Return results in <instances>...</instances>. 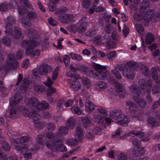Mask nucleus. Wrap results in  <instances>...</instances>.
Returning <instances> with one entry per match:
<instances>
[{
  "mask_svg": "<svg viewBox=\"0 0 160 160\" xmlns=\"http://www.w3.org/2000/svg\"><path fill=\"white\" fill-rule=\"evenodd\" d=\"M134 18L137 21H142L141 23L144 22H149L151 21L155 22L160 20V13L158 12H155L153 10H151L142 15V14L135 12L133 15Z\"/></svg>",
  "mask_w": 160,
  "mask_h": 160,
  "instance_id": "f257e3e1",
  "label": "nucleus"
},
{
  "mask_svg": "<svg viewBox=\"0 0 160 160\" xmlns=\"http://www.w3.org/2000/svg\"><path fill=\"white\" fill-rule=\"evenodd\" d=\"M109 116L112 118L119 120L117 123L121 125L127 124L128 122V119L127 116L122 114V112L119 110L113 109L110 111Z\"/></svg>",
  "mask_w": 160,
  "mask_h": 160,
  "instance_id": "f03ea898",
  "label": "nucleus"
},
{
  "mask_svg": "<svg viewBox=\"0 0 160 160\" xmlns=\"http://www.w3.org/2000/svg\"><path fill=\"white\" fill-rule=\"evenodd\" d=\"M37 42L33 40H23L22 42L21 46L22 48H26L25 51L26 54H30L29 50L35 48Z\"/></svg>",
  "mask_w": 160,
  "mask_h": 160,
  "instance_id": "7ed1b4c3",
  "label": "nucleus"
},
{
  "mask_svg": "<svg viewBox=\"0 0 160 160\" xmlns=\"http://www.w3.org/2000/svg\"><path fill=\"white\" fill-rule=\"evenodd\" d=\"M15 19L12 16H9L6 21V32L10 35L12 34Z\"/></svg>",
  "mask_w": 160,
  "mask_h": 160,
  "instance_id": "20e7f679",
  "label": "nucleus"
},
{
  "mask_svg": "<svg viewBox=\"0 0 160 160\" xmlns=\"http://www.w3.org/2000/svg\"><path fill=\"white\" fill-rule=\"evenodd\" d=\"M115 68L118 69L120 71H122V74L128 79H133L134 77L133 72L130 69H128L125 67H123L122 65H117Z\"/></svg>",
  "mask_w": 160,
  "mask_h": 160,
  "instance_id": "39448f33",
  "label": "nucleus"
},
{
  "mask_svg": "<svg viewBox=\"0 0 160 160\" xmlns=\"http://www.w3.org/2000/svg\"><path fill=\"white\" fill-rule=\"evenodd\" d=\"M106 66H101L99 64H96L95 65V70L94 71H89V74H87L88 76H91L92 75L94 78L98 77L99 78H101L100 73L102 74L103 68H106Z\"/></svg>",
  "mask_w": 160,
  "mask_h": 160,
  "instance_id": "423d86ee",
  "label": "nucleus"
},
{
  "mask_svg": "<svg viewBox=\"0 0 160 160\" xmlns=\"http://www.w3.org/2000/svg\"><path fill=\"white\" fill-rule=\"evenodd\" d=\"M52 69V68L50 66L47 64L42 63L39 65L38 70L41 75L45 76Z\"/></svg>",
  "mask_w": 160,
  "mask_h": 160,
  "instance_id": "0eeeda50",
  "label": "nucleus"
},
{
  "mask_svg": "<svg viewBox=\"0 0 160 160\" xmlns=\"http://www.w3.org/2000/svg\"><path fill=\"white\" fill-rule=\"evenodd\" d=\"M59 19L62 23H70L73 20L74 18L72 14H60Z\"/></svg>",
  "mask_w": 160,
  "mask_h": 160,
  "instance_id": "6e6552de",
  "label": "nucleus"
},
{
  "mask_svg": "<svg viewBox=\"0 0 160 160\" xmlns=\"http://www.w3.org/2000/svg\"><path fill=\"white\" fill-rule=\"evenodd\" d=\"M116 91L119 97L120 98L124 97L126 94L124 87L120 83H117L115 84Z\"/></svg>",
  "mask_w": 160,
  "mask_h": 160,
  "instance_id": "1a4fd4ad",
  "label": "nucleus"
},
{
  "mask_svg": "<svg viewBox=\"0 0 160 160\" xmlns=\"http://www.w3.org/2000/svg\"><path fill=\"white\" fill-rule=\"evenodd\" d=\"M52 83L53 82L50 78H48L47 82H44V84L48 87V88L47 89V95L48 96H51L56 92L55 88L51 85Z\"/></svg>",
  "mask_w": 160,
  "mask_h": 160,
  "instance_id": "9d476101",
  "label": "nucleus"
},
{
  "mask_svg": "<svg viewBox=\"0 0 160 160\" xmlns=\"http://www.w3.org/2000/svg\"><path fill=\"white\" fill-rule=\"evenodd\" d=\"M129 90L131 93L134 95L139 96L141 94L140 88L137 85L132 84L130 86Z\"/></svg>",
  "mask_w": 160,
  "mask_h": 160,
  "instance_id": "9b49d317",
  "label": "nucleus"
},
{
  "mask_svg": "<svg viewBox=\"0 0 160 160\" xmlns=\"http://www.w3.org/2000/svg\"><path fill=\"white\" fill-rule=\"evenodd\" d=\"M14 55L13 54L10 53L8 54V58L7 63L9 65H12L13 66H17L18 65L17 61L14 59Z\"/></svg>",
  "mask_w": 160,
  "mask_h": 160,
  "instance_id": "f8f14e48",
  "label": "nucleus"
},
{
  "mask_svg": "<svg viewBox=\"0 0 160 160\" xmlns=\"http://www.w3.org/2000/svg\"><path fill=\"white\" fill-rule=\"evenodd\" d=\"M19 109L17 107H14L11 108L9 114V117L12 119L17 118L18 115Z\"/></svg>",
  "mask_w": 160,
  "mask_h": 160,
  "instance_id": "ddd939ff",
  "label": "nucleus"
},
{
  "mask_svg": "<svg viewBox=\"0 0 160 160\" xmlns=\"http://www.w3.org/2000/svg\"><path fill=\"white\" fill-rule=\"evenodd\" d=\"M133 100L141 108H144L146 106V102L144 99L136 96L133 97Z\"/></svg>",
  "mask_w": 160,
  "mask_h": 160,
  "instance_id": "4468645a",
  "label": "nucleus"
},
{
  "mask_svg": "<svg viewBox=\"0 0 160 160\" xmlns=\"http://www.w3.org/2000/svg\"><path fill=\"white\" fill-rule=\"evenodd\" d=\"M75 133V137L78 139L80 141H81L83 138V134L82 130L80 126H78L76 128Z\"/></svg>",
  "mask_w": 160,
  "mask_h": 160,
  "instance_id": "2eb2a0df",
  "label": "nucleus"
},
{
  "mask_svg": "<svg viewBox=\"0 0 160 160\" xmlns=\"http://www.w3.org/2000/svg\"><path fill=\"white\" fill-rule=\"evenodd\" d=\"M145 152V151L143 148H140L138 147H135L132 152L133 153L134 155L138 156L142 155Z\"/></svg>",
  "mask_w": 160,
  "mask_h": 160,
  "instance_id": "dca6fc26",
  "label": "nucleus"
},
{
  "mask_svg": "<svg viewBox=\"0 0 160 160\" xmlns=\"http://www.w3.org/2000/svg\"><path fill=\"white\" fill-rule=\"evenodd\" d=\"M15 149L16 151L20 152L21 153H25L29 150L27 145L26 144L17 145Z\"/></svg>",
  "mask_w": 160,
  "mask_h": 160,
  "instance_id": "f3484780",
  "label": "nucleus"
},
{
  "mask_svg": "<svg viewBox=\"0 0 160 160\" xmlns=\"http://www.w3.org/2000/svg\"><path fill=\"white\" fill-rule=\"evenodd\" d=\"M46 139L45 135L42 134L38 135L36 138L37 142L40 145H44Z\"/></svg>",
  "mask_w": 160,
  "mask_h": 160,
  "instance_id": "a211bd4d",
  "label": "nucleus"
},
{
  "mask_svg": "<svg viewBox=\"0 0 160 160\" xmlns=\"http://www.w3.org/2000/svg\"><path fill=\"white\" fill-rule=\"evenodd\" d=\"M126 103L129 107V110L131 112L134 113L138 110V108L135 103L130 102H127Z\"/></svg>",
  "mask_w": 160,
  "mask_h": 160,
  "instance_id": "6ab92c4d",
  "label": "nucleus"
},
{
  "mask_svg": "<svg viewBox=\"0 0 160 160\" xmlns=\"http://www.w3.org/2000/svg\"><path fill=\"white\" fill-rule=\"evenodd\" d=\"M21 100H22L21 98L19 97L18 94L16 93L13 96L12 100L10 101V105L11 106H14L18 104Z\"/></svg>",
  "mask_w": 160,
  "mask_h": 160,
  "instance_id": "aec40b11",
  "label": "nucleus"
},
{
  "mask_svg": "<svg viewBox=\"0 0 160 160\" xmlns=\"http://www.w3.org/2000/svg\"><path fill=\"white\" fill-rule=\"evenodd\" d=\"M28 117H31L33 118V120L37 121L40 118V116L39 114L36 112L35 110H33L32 112H29L27 114Z\"/></svg>",
  "mask_w": 160,
  "mask_h": 160,
  "instance_id": "412c9836",
  "label": "nucleus"
},
{
  "mask_svg": "<svg viewBox=\"0 0 160 160\" xmlns=\"http://www.w3.org/2000/svg\"><path fill=\"white\" fill-rule=\"evenodd\" d=\"M95 86L96 88L99 91L103 90L107 88L106 83L102 81L98 82L95 84Z\"/></svg>",
  "mask_w": 160,
  "mask_h": 160,
  "instance_id": "4be33fe9",
  "label": "nucleus"
},
{
  "mask_svg": "<svg viewBox=\"0 0 160 160\" xmlns=\"http://www.w3.org/2000/svg\"><path fill=\"white\" fill-rule=\"evenodd\" d=\"M154 35L151 33H148L146 35L145 41L147 44H150L154 41Z\"/></svg>",
  "mask_w": 160,
  "mask_h": 160,
  "instance_id": "5701e85b",
  "label": "nucleus"
},
{
  "mask_svg": "<svg viewBox=\"0 0 160 160\" xmlns=\"http://www.w3.org/2000/svg\"><path fill=\"white\" fill-rule=\"evenodd\" d=\"M29 104L33 106H35L38 109V106L39 105V102L38 100L36 97L31 98L28 101Z\"/></svg>",
  "mask_w": 160,
  "mask_h": 160,
  "instance_id": "b1692460",
  "label": "nucleus"
},
{
  "mask_svg": "<svg viewBox=\"0 0 160 160\" xmlns=\"http://www.w3.org/2000/svg\"><path fill=\"white\" fill-rule=\"evenodd\" d=\"M21 23L22 24L28 27L31 26V21L29 18L26 16H24L21 18Z\"/></svg>",
  "mask_w": 160,
  "mask_h": 160,
  "instance_id": "393cba45",
  "label": "nucleus"
},
{
  "mask_svg": "<svg viewBox=\"0 0 160 160\" xmlns=\"http://www.w3.org/2000/svg\"><path fill=\"white\" fill-rule=\"evenodd\" d=\"M101 75V78H102L104 79H107L110 80V81L112 79V78L109 73L108 72L106 69V68H103L102 74L99 73Z\"/></svg>",
  "mask_w": 160,
  "mask_h": 160,
  "instance_id": "a878e982",
  "label": "nucleus"
},
{
  "mask_svg": "<svg viewBox=\"0 0 160 160\" xmlns=\"http://www.w3.org/2000/svg\"><path fill=\"white\" fill-rule=\"evenodd\" d=\"M70 87L75 91H78L80 88L81 84L78 80L75 78V80L71 84Z\"/></svg>",
  "mask_w": 160,
  "mask_h": 160,
  "instance_id": "bb28decb",
  "label": "nucleus"
},
{
  "mask_svg": "<svg viewBox=\"0 0 160 160\" xmlns=\"http://www.w3.org/2000/svg\"><path fill=\"white\" fill-rule=\"evenodd\" d=\"M59 134L57 133L55 135L52 132H49L46 133V139L48 138V140L54 141L57 137H59Z\"/></svg>",
  "mask_w": 160,
  "mask_h": 160,
  "instance_id": "cd10ccee",
  "label": "nucleus"
},
{
  "mask_svg": "<svg viewBox=\"0 0 160 160\" xmlns=\"http://www.w3.org/2000/svg\"><path fill=\"white\" fill-rule=\"evenodd\" d=\"M126 65L129 68H132L134 70H136L139 67L138 64L136 62L133 61L127 62Z\"/></svg>",
  "mask_w": 160,
  "mask_h": 160,
  "instance_id": "c85d7f7f",
  "label": "nucleus"
},
{
  "mask_svg": "<svg viewBox=\"0 0 160 160\" xmlns=\"http://www.w3.org/2000/svg\"><path fill=\"white\" fill-rule=\"evenodd\" d=\"M29 139V137L25 136L14 140V142H15L17 144L22 143L28 142Z\"/></svg>",
  "mask_w": 160,
  "mask_h": 160,
  "instance_id": "c756f323",
  "label": "nucleus"
},
{
  "mask_svg": "<svg viewBox=\"0 0 160 160\" xmlns=\"http://www.w3.org/2000/svg\"><path fill=\"white\" fill-rule=\"evenodd\" d=\"M39 105L38 106V109L39 110H44L48 108L49 105L45 101L39 102Z\"/></svg>",
  "mask_w": 160,
  "mask_h": 160,
  "instance_id": "7c9ffc66",
  "label": "nucleus"
},
{
  "mask_svg": "<svg viewBox=\"0 0 160 160\" xmlns=\"http://www.w3.org/2000/svg\"><path fill=\"white\" fill-rule=\"evenodd\" d=\"M29 85V81L26 78H24L21 85V89L22 92H25L27 89Z\"/></svg>",
  "mask_w": 160,
  "mask_h": 160,
  "instance_id": "2f4dec72",
  "label": "nucleus"
},
{
  "mask_svg": "<svg viewBox=\"0 0 160 160\" xmlns=\"http://www.w3.org/2000/svg\"><path fill=\"white\" fill-rule=\"evenodd\" d=\"M87 24L85 22H82L78 27V32L79 33H82L84 32L86 30Z\"/></svg>",
  "mask_w": 160,
  "mask_h": 160,
  "instance_id": "473e14b6",
  "label": "nucleus"
},
{
  "mask_svg": "<svg viewBox=\"0 0 160 160\" xmlns=\"http://www.w3.org/2000/svg\"><path fill=\"white\" fill-rule=\"evenodd\" d=\"M47 148L51 150L52 151H55V147L54 145V141L47 140L45 143Z\"/></svg>",
  "mask_w": 160,
  "mask_h": 160,
  "instance_id": "72a5a7b5",
  "label": "nucleus"
},
{
  "mask_svg": "<svg viewBox=\"0 0 160 160\" xmlns=\"http://www.w3.org/2000/svg\"><path fill=\"white\" fill-rule=\"evenodd\" d=\"M33 49H31L29 50L30 54H26L27 55H32L34 58H37L40 53V50L36 49L34 50H32Z\"/></svg>",
  "mask_w": 160,
  "mask_h": 160,
  "instance_id": "f704fd0d",
  "label": "nucleus"
},
{
  "mask_svg": "<svg viewBox=\"0 0 160 160\" xmlns=\"http://www.w3.org/2000/svg\"><path fill=\"white\" fill-rule=\"evenodd\" d=\"M2 41L3 44L5 46L9 47L11 44V40L7 36L2 37Z\"/></svg>",
  "mask_w": 160,
  "mask_h": 160,
  "instance_id": "c9c22d12",
  "label": "nucleus"
},
{
  "mask_svg": "<svg viewBox=\"0 0 160 160\" xmlns=\"http://www.w3.org/2000/svg\"><path fill=\"white\" fill-rule=\"evenodd\" d=\"M85 106L86 110L89 112H92L95 108L94 105L90 101L86 102Z\"/></svg>",
  "mask_w": 160,
  "mask_h": 160,
  "instance_id": "e433bc0d",
  "label": "nucleus"
},
{
  "mask_svg": "<svg viewBox=\"0 0 160 160\" xmlns=\"http://www.w3.org/2000/svg\"><path fill=\"white\" fill-rule=\"evenodd\" d=\"M11 7V4L9 3H1L0 4V10L1 11H5Z\"/></svg>",
  "mask_w": 160,
  "mask_h": 160,
  "instance_id": "4c0bfd02",
  "label": "nucleus"
},
{
  "mask_svg": "<svg viewBox=\"0 0 160 160\" xmlns=\"http://www.w3.org/2000/svg\"><path fill=\"white\" fill-rule=\"evenodd\" d=\"M59 0H51L50 5L49 6V8L50 11H53L55 10L56 6L55 4L57 3Z\"/></svg>",
  "mask_w": 160,
  "mask_h": 160,
  "instance_id": "58836bf2",
  "label": "nucleus"
},
{
  "mask_svg": "<svg viewBox=\"0 0 160 160\" xmlns=\"http://www.w3.org/2000/svg\"><path fill=\"white\" fill-rule=\"evenodd\" d=\"M67 143L70 146H76L78 143L77 139L68 138L67 140Z\"/></svg>",
  "mask_w": 160,
  "mask_h": 160,
  "instance_id": "ea45409f",
  "label": "nucleus"
},
{
  "mask_svg": "<svg viewBox=\"0 0 160 160\" xmlns=\"http://www.w3.org/2000/svg\"><path fill=\"white\" fill-rule=\"evenodd\" d=\"M36 32L32 29H29L28 31L27 35L30 39H31L36 37Z\"/></svg>",
  "mask_w": 160,
  "mask_h": 160,
  "instance_id": "a19ab883",
  "label": "nucleus"
},
{
  "mask_svg": "<svg viewBox=\"0 0 160 160\" xmlns=\"http://www.w3.org/2000/svg\"><path fill=\"white\" fill-rule=\"evenodd\" d=\"M135 27L137 31L141 35H143L145 34V32L143 28L140 24H136Z\"/></svg>",
  "mask_w": 160,
  "mask_h": 160,
  "instance_id": "79ce46f5",
  "label": "nucleus"
},
{
  "mask_svg": "<svg viewBox=\"0 0 160 160\" xmlns=\"http://www.w3.org/2000/svg\"><path fill=\"white\" fill-rule=\"evenodd\" d=\"M14 33L13 35L14 38L18 39L19 38L22 34L21 31L18 28H15L14 29Z\"/></svg>",
  "mask_w": 160,
  "mask_h": 160,
  "instance_id": "37998d69",
  "label": "nucleus"
},
{
  "mask_svg": "<svg viewBox=\"0 0 160 160\" xmlns=\"http://www.w3.org/2000/svg\"><path fill=\"white\" fill-rule=\"evenodd\" d=\"M116 45L115 42L110 39L106 42V46L109 49L115 47Z\"/></svg>",
  "mask_w": 160,
  "mask_h": 160,
  "instance_id": "c03bdc74",
  "label": "nucleus"
},
{
  "mask_svg": "<svg viewBox=\"0 0 160 160\" xmlns=\"http://www.w3.org/2000/svg\"><path fill=\"white\" fill-rule=\"evenodd\" d=\"M151 74L152 78L155 81L158 80V77L156 68L153 67L152 69Z\"/></svg>",
  "mask_w": 160,
  "mask_h": 160,
  "instance_id": "a18cd8bd",
  "label": "nucleus"
},
{
  "mask_svg": "<svg viewBox=\"0 0 160 160\" xmlns=\"http://www.w3.org/2000/svg\"><path fill=\"white\" fill-rule=\"evenodd\" d=\"M58 131L60 134L65 135L68 133V129L65 127L62 126L59 128Z\"/></svg>",
  "mask_w": 160,
  "mask_h": 160,
  "instance_id": "49530a36",
  "label": "nucleus"
},
{
  "mask_svg": "<svg viewBox=\"0 0 160 160\" xmlns=\"http://www.w3.org/2000/svg\"><path fill=\"white\" fill-rule=\"evenodd\" d=\"M141 70L142 74L146 76H148L150 74V72L148 68L145 66H142Z\"/></svg>",
  "mask_w": 160,
  "mask_h": 160,
  "instance_id": "de8ad7c7",
  "label": "nucleus"
},
{
  "mask_svg": "<svg viewBox=\"0 0 160 160\" xmlns=\"http://www.w3.org/2000/svg\"><path fill=\"white\" fill-rule=\"evenodd\" d=\"M27 17L28 18L31 19H34L37 17V14L32 11H29L27 13Z\"/></svg>",
  "mask_w": 160,
  "mask_h": 160,
  "instance_id": "09e8293b",
  "label": "nucleus"
},
{
  "mask_svg": "<svg viewBox=\"0 0 160 160\" xmlns=\"http://www.w3.org/2000/svg\"><path fill=\"white\" fill-rule=\"evenodd\" d=\"M2 145L3 149L5 151H8L10 150V146L7 142L3 141L2 143Z\"/></svg>",
  "mask_w": 160,
  "mask_h": 160,
  "instance_id": "8fccbe9b",
  "label": "nucleus"
},
{
  "mask_svg": "<svg viewBox=\"0 0 160 160\" xmlns=\"http://www.w3.org/2000/svg\"><path fill=\"white\" fill-rule=\"evenodd\" d=\"M62 141L57 138L54 141V145L55 146V151L57 150L62 144Z\"/></svg>",
  "mask_w": 160,
  "mask_h": 160,
  "instance_id": "3c124183",
  "label": "nucleus"
},
{
  "mask_svg": "<svg viewBox=\"0 0 160 160\" xmlns=\"http://www.w3.org/2000/svg\"><path fill=\"white\" fill-rule=\"evenodd\" d=\"M75 125L73 122L71 120H68L66 124V128L68 129H72L74 128Z\"/></svg>",
  "mask_w": 160,
  "mask_h": 160,
  "instance_id": "603ef678",
  "label": "nucleus"
},
{
  "mask_svg": "<svg viewBox=\"0 0 160 160\" xmlns=\"http://www.w3.org/2000/svg\"><path fill=\"white\" fill-rule=\"evenodd\" d=\"M145 92L147 94V95L146 96V99L148 102L149 103H151L152 101V99L151 95H150V93L151 92V90H150V89H146Z\"/></svg>",
  "mask_w": 160,
  "mask_h": 160,
  "instance_id": "864d4df0",
  "label": "nucleus"
},
{
  "mask_svg": "<svg viewBox=\"0 0 160 160\" xmlns=\"http://www.w3.org/2000/svg\"><path fill=\"white\" fill-rule=\"evenodd\" d=\"M116 56V51H113L109 53H107L106 54V57L107 58L112 60Z\"/></svg>",
  "mask_w": 160,
  "mask_h": 160,
  "instance_id": "5fc2aeb1",
  "label": "nucleus"
},
{
  "mask_svg": "<svg viewBox=\"0 0 160 160\" xmlns=\"http://www.w3.org/2000/svg\"><path fill=\"white\" fill-rule=\"evenodd\" d=\"M34 89L35 91L38 92H43L45 88L44 86L43 85H36L34 86Z\"/></svg>",
  "mask_w": 160,
  "mask_h": 160,
  "instance_id": "6e6d98bb",
  "label": "nucleus"
},
{
  "mask_svg": "<svg viewBox=\"0 0 160 160\" xmlns=\"http://www.w3.org/2000/svg\"><path fill=\"white\" fill-rule=\"evenodd\" d=\"M70 55L71 58L73 59L81 61L82 59V57L79 55L75 53H71Z\"/></svg>",
  "mask_w": 160,
  "mask_h": 160,
  "instance_id": "4d7b16f0",
  "label": "nucleus"
},
{
  "mask_svg": "<svg viewBox=\"0 0 160 160\" xmlns=\"http://www.w3.org/2000/svg\"><path fill=\"white\" fill-rule=\"evenodd\" d=\"M112 72L114 75L117 79H121V74L118 71L115 69L112 70Z\"/></svg>",
  "mask_w": 160,
  "mask_h": 160,
  "instance_id": "13d9d810",
  "label": "nucleus"
},
{
  "mask_svg": "<svg viewBox=\"0 0 160 160\" xmlns=\"http://www.w3.org/2000/svg\"><path fill=\"white\" fill-rule=\"evenodd\" d=\"M148 121L150 124L152 125V126H156V124L157 123L155 118L152 117H149Z\"/></svg>",
  "mask_w": 160,
  "mask_h": 160,
  "instance_id": "bf43d9fd",
  "label": "nucleus"
},
{
  "mask_svg": "<svg viewBox=\"0 0 160 160\" xmlns=\"http://www.w3.org/2000/svg\"><path fill=\"white\" fill-rule=\"evenodd\" d=\"M94 121L98 123H102L103 122V118L101 117L99 115H98L93 118Z\"/></svg>",
  "mask_w": 160,
  "mask_h": 160,
  "instance_id": "052dcab7",
  "label": "nucleus"
},
{
  "mask_svg": "<svg viewBox=\"0 0 160 160\" xmlns=\"http://www.w3.org/2000/svg\"><path fill=\"white\" fill-rule=\"evenodd\" d=\"M131 133H133L134 135L139 137L140 138H141L143 137L144 135V134L143 132L140 131L137 132V131L134 130H133L132 131L130 132L129 134Z\"/></svg>",
  "mask_w": 160,
  "mask_h": 160,
  "instance_id": "680f3d73",
  "label": "nucleus"
},
{
  "mask_svg": "<svg viewBox=\"0 0 160 160\" xmlns=\"http://www.w3.org/2000/svg\"><path fill=\"white\" fill-rule=\"evenodd\" d=\"M71 110L73 113L80 114L81 113V111L78 108L73 107L71 108Z\"/></svg>",
  "mask_w": 160,
  "mask_h": 160,
  "instance_id": "e2e57ef3",
  "label": "nucleus"
},
{
  "mask_svg": "<svg viewBox=\"0 0 160 160\" xmlns=\"http://www.w3.org/2000/svg\"><path fill=\"white\" fill-rule=\"evenodd\" d=\"M21 1L22 3L28 8L31 9H33L32 5L27 0H21Z\"/></svg>",
  "mask_w": 160,
  "mask_h": 160,
  "instance_id": "0e129e2a",
  "label": "nucleus"
},
{
  "mask_svg": "<svg viewBox=\"0 0 160 160\" xmlns=\"http://www.w3.org/2000/svg\"><path fill=\"white\" fill-rule=\"evenodd\" d=\"M142 114V112L140 111L135 114L134 115V117L139 121H142L143 119Z\"/></svg>",
  "mask_w": 160,
  "mask_h": 160,
  "instance_id": "69168bd1",
  "label": "nucleus"
},
{
  "mask_svg": "<svg viewBox=\"0 0 160 160\" xmlns=\"http://www.w3.org/2000/svg\"><path fill=\"white\" fill-rule=\"evenodd\" d=\"M122 32L123 35L125 37L127 36L129 32V28L125 24L123 25Z\"/></svg>",
  "mask_w": 160,
  "mask_h": 160,
  "instance_id": "338daca9",
  "label": "nucleus"
},
{
  "mask_svg": "<svg viewBox=\"0 0 160 160\" xmlns=\"http://www.w3.org/2000/svg\"><path fill=\"white\" fill-rule=\"evenodd\" d=\"M140 87L142 90H144L145 88V80L144 79L142 78L139 80L138 82Z\"/></svg>",
  "mask_w": 160,
  "mask_h": 160,
  "instance_id": "774afa93",
  "label": "nucleus"
}]
</instances>
